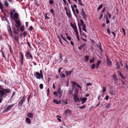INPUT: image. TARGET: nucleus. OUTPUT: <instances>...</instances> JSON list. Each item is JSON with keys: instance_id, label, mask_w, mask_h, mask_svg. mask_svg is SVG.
<instances>
[{"instance_id": "obj_1", "label": "nucleus", "mask_w": 128, "mask_h": 128, "mask_svg": "<svg viewBox=\"0 0 128 128\" xmlns=\"http://www.w3.org/2000/svg\"><path fill=\"white\" fill-rule=\"evenodd\" d=\"M10 90L9 88H4L0 90V103H1L4 98L6 96V94L9 93Z\"/></svg>"}, {"instance_id": "obj_2", "label": "nucleus", "mask_w": 128, "mask_h": 128, "mask_svg": "<svg viewBox=\"0 0 128 128\" xmlns=\"http://www.w3.org/2000/svg\"><path fill=\"white\" fill-rule=\"evenodd\" d=\"M19 16L18 14L16 12H15L12 17V18H11L13 19L16 24L15 25V26L17 28H19L21 25L20 20V18H18Z\"/></svg>"}, {"instance_id": "obj_3", "label": "nucleus", "mask_w": 128, "mask_h": 128, "mask_svg": "<svg viewBox=\"0 0 128 128\" xmlns=\"http://www.w3.org/2000/svg\"><path fill=\"white\" fill-rule=\"evenodd\" d=\"M25 56L26 57V59H31L32 60L33 58L32 56L31 55L30 52L28 50L26 51Z\"/></svg>"}, {"instance_id": "obj_4", "label": "nucleus", "mask_w": 128, "mask_h": 128, "mask_svg": "<svg viewBox=\"0 0 128 128\" xmlns=\"http://www.w3.org/2000/svg\"><path fill=\"white\" fill-rule=\"evenodd\" d=\"M34 75L38 79H40L41 78L42 79H43V75H41L40 73L38 72H34Z\"/></svg>"}, {"instance_id": "obj_5", "label": "nucleus", "mask_w": 128, "mask_h": 128, "mask_svg": "<svg viewBox=\"0 0 128 128\" xmlns=\"http://www.w3.org/2000/svg\"><path fill=\"white\" fill-rule=\"evenodd\" d=\"M16 104H13L9 106H7L6 108L3 111L5 113L8 111L9 110H10Z\"/></svg>"}, {"instance_id": "obj_6", "label": "nucleus", "mask_w": 128, "mask_h": 128, "mask_svg": "<svg viewBox=\"0 0 128 128\" xmlns=\"http://www.w3.org/2000/svg\"><path fill=\"white\" fill-rule=\"evenodd\" d=\"M12 28L13 32L15 34H18L19 30L18 28L16 29V28H18L16 27L15 26H15H13Z\"/></svg>"}, {"instance_id": "obj_7", "label": "nucleus", "mask_w": 128, "mask_h": 128, "mask_svg": "<svg viewBox=\"0 0 128 128\" xmlns=\"http://www.w3.org/2000/svg\"><path fill=\"white\" fill-rule=\"evenodd\" d=\"M57 92L59 94L58 96L59 98H60L61 97L62 94V91L61 92V88L60 86H58Z\"/></svg>"}, {"instance_id": "obj_8", "label": "nucleus", "mask_w": 128, "mask_h": 128, "mask_svg": "<svg viewBox=\"0 0 128 128\" xmlns=\"http://www.w3.org/2000/svg\"><path fill=\"white\" fill-rule=\"evenodd\" d=\"M7 29L8 30V32L9 33V34L11 36V37L13 39V36L12 34V29L10 26L9 25L8 26V27H7Z\"/></svg>"}, {"instance_id": "obj_9", "label": "nucleus", "mask_w": 128, "mask_h": 128, "mask_svg": "<svg viewBox=\"0 0 128 128\" xmlns=\"http://www.w3.org/2000/svg\"><path fill=\"white\" fill-rule=\"evenodd\" d=\"M20 61L21 63V64L22 65L23 64L24 55L22 53H20Z\"/></svg>"}, {"instance_id": "obj_10", "label": "nucleus", "mask_w": 128, "mask_h": 128, "mask_svg": "<svg viewBox=\"0 0 128 128\" xmlns=\"http://www.w3.org/2000/svg\"><path fill=\"white\" fill-rule=\"evenodd\" d=\"M74 101L76 102H79L80 100L77 94H74Z\"/></svg>"}, {"instance_id": "obj_11", "label": "nucleus", "mask_w": 128, "mask_h": 128, "mask_svg": "<svg viewBox=\"0 0 128 128\" xmlns=\"http://www.w3.org/2000/svg\"><path fill=\"white\" fill-rule=\"evenodd\" d=\"M81 14L83 18H87V16L84 11L83 8L82 9Z\"/></svg>"}, {"instance_id": "obj_12", "label": "nucleus", "mask_w": 128, "mask_h": 128, "mask_svg": "<svg viewBox=\"0 0 128 128\" xmlns=\"http://www.w3.org/2000/svg\"><path fill=\"white\" fill-rule=\"evenodd\" d=\"M87 100V98L86 97L83 98H80V100L81 101H82V104H83Z\"/></svg>"}, {"instance_id": "obj_13", "label": "nucleus", "mask_w": 128, "mask_h": 128, "mask_svg": "<svg viewBox=\"0 0 128 128\" xmlns=\"http://www.w3.org/2000/svg\"><path fill=\"white\" fill-rule=\"evenodd\" d=\"M107 61L106 62L108 66H111L112 64V63L111 61L108 58V56H107L106 58Z\"/></svg>"}, {"instance_id": "obj_14", "label": "nucleus", "mask_w": 128, "mask_h": 128, "mask_svg": "<svg viewBox=\"0 0 128 128\" xmlns=\"http://www.w3.org/2000/svg\"><path fill=\"white\" fill-rule=\"evenodd\" d=\"M71 110L68 109H67L65 111L64 114L66 116H67V114L70 115L71 114Z\"/></svg>"}, {"instance_id": "obj_15", "label": "nucleus", "mask_w": 128, "mask_h": 128, "mask_svg": "<svg viewBox=\"0 0 128 128\" xmlns=\"http://www.w3.org/2000/svg\"><path fill=\"white\" fill-rule=\"evenodd\" d=\"M112 78L114 82H115V83L116 84L118 82V79L116 78V76L115 75H114L112 76Z\"/></svg>"}, {"instance_id": "obj_16", "label": "nucleus", "mask_w": 128, "mask_h": 128, "mask_svg": "<svg viewBox=\"0 0 128 128\" xmlns=\"http://www.w3.org/2000/svg\"><path fill=\"white\" fill-rule=\"evenodd\" d=\"M53 102L55 104H58L61 103V101L60 100L58 101L56 100H53Z\"/></svg>"}, {"instance_id": "obj_17", "label": "nucleus", "mask_w": 128, "mask_h": 128, "mask_svg": "<svg viewBox=\"0 0 128 128\" xmlns=\"http://www.w3.org/2000/svg\"><path fill=\"white\" fill-rule=\"evenodd\" d=\"M65 72L66 74V77H68L70 74L71 72L70 71H66Z\"/></svg>"}, {"instance_id": "obj_18", "label": "nucleus", "mask_w": 128, "mask_h": 128, "mask_svg": "<svg viewBox=\"0 0 128 128\" xmlns=\"http://www.w3.org/2000/svg\"><path fill=\"white\" fill-rule=\"evenodd\" d=\"M66 14L68 18H70L71 17V14L70 10H69L68 12H66Z\"/></svg>"}, {"instance_id": "obj_19", "label": "nucleus", "mask_w": 128, "mask_h": 128, "mask_svg": "<svg viewBox=\"0 0 128 128\" xmlns=\"http://www.w3.org/2000/svg\"><path fill=\"white\" fill-rule=\"evenodd\" d=\"M74 29V31L76 34H78L76 27V26L72 27Z\"/></svg>"}, {"instance_id": "obj_20", "label": "nucleus", "mask_w": 128, "mask_h": 128, "mask_svg": "<svg viewBox=\"0 0 128 128\" xmlns=\"http://www.w3.org/2000/svg\"><path fill=\"white\" fill-rule=\"evenodd\" d=\"M26 120L28 124H30L31 123V121L30 119L28 118H26Z\"/></svg>"}, {"instance_id": "obj_21", "label": "nucleus", "mask_w": 128, "mask_h": 128, "mask_svg": "<svg viewBox=\"0 0 128 128\" xmlns=\"http://www.w3.org/2000/svg\"><path fill=\"white\" fill-rule=\"evenodd\" d=\"M118 72H119V75L120 76L124 79H125V77L123 76V74H122L120 71H118Z\"/></svg>"}, {"instance_id": "obj_22", "label": "nucleus", "mask_w": 128, "mask_h": 128, "mask_svg": "<svg viewBox=\"0 0 128 128\" xmlns=\"http://www.w3.org/2000/svg\"><path fill=\"white\" fill-rule=\"evenodd\" d=\"M121 87L125 91L126 90V89L127 88V86L126 84H124V85L122 86Z\"/></svg>"}, {"instance_id": "obj_23", "label": "nucleus", "mask_w": 128, "mask_h": 128, "mask_svg": "<svg viewBox=\"0 0 128 128\" xmlns=\"http://www.w3.org/2000/svg\"><path fill=\"white\" fill-rule=\"evenodd\" d=\"M27 116L31 118L33 117V115L32 114L29 113L27 114Z\"/></svg>"}, {"instance_id": "obj_24", "label": "nucleus", "mask_w": 128, "mask_h": 128, "mask_svg": "<svg viewBox=\"0 0 128 128\" xmlns=\"http://www.w3.org/2000/svg\"><path fill=\"white\" fill-rule=\"evenodd\" d=\"M97 47L98 48L100 49L101 52H102V50L101 48V44L100 43V44H99L97 46Z\"/></svg>"}, {"instance_id": "obj_25", "label": "nucleus", "mask_w": 128, "mask_h": 128, "mask_svg": "<svg viewBox=\"0 0 128 128\" xmlns=\"http://www.w3.org/2000/svg\"><path fill=\"white\" fill-rule=\"evenodd\" d=\"M100 63V60L98 61L97 63H96V68H98V67L99 65V64Z\"/></svg>"}, {"instance_id": "obj_26", "label": "nucleus", "mask_w": 128, "mask_h": 128, "mask_svg": "<svg viewBox=\"0 0 128 128\" xmlns=\"http://www.w3.org/2000/svg\"><path fill=\"white\" fill-rule=\"evenodd\" d=\"M88 56H85L84 57V60L86 62L88 60Z\"/></svg>"}, {"instance_id": "obj_27", "label": "nucleus", "mask_w": 128, "mask_h": 128, "mask_svg": "<svg viewBox=\"0 0 128 128\" xmlns=\"http://www.w3.org/2000/svg\"><path fill=\"white\" fill-rule=\"evenodd\" d=\"M116 69H119L120 68V67L118 64V62H117L116 64Z\"/></svg>"}, {"instance_id": "obj_28", "label": "nucleus", "mask_w": 128, "mask_h": 128, "mask_svg": "<svg viewBox=\"0 0 128 128\" xmlns=\"http://www.w3.org/2000/svg\"><path fill=\"white\" fill-rule=\"evenodd\" d=\"M24 26H22L20 27V30L22 32H23L24 30Z\"/></svg>"}, {"instance_id": "obj_29", "label": "nucleus", "mask_w": 128, "mask_h": 128, "mask_svg": "<svg viewBox=\"0 0 128 128\" xmlns=\"http://www.w3.org/2000/svg\"><path fill=\"white\" fill-rule=\"evenodd\" d=\"M95 59L94 57H92V59H90V63H92L94 62Z\"/></svg>"}, {"instance_id": "obj_30", "label": "nucleus", "mask_w": 128, "mask_h": 128, "mask_svg": "<svg viewBox=\"0 0 128 128\" xmlns=\"http://www.w3.org/2000/svg\"><path fill=\"white\" fill-rule=\"evenodd\" d=\"M23 102H21V101H20L18 104V106H22Z\"/></svg>"}, {"instance_id": "obj_31", "label": "nucleus", "mask_w": 128, "mask_h": 128, "mask_svg": "<svg viewBox=\"0 0 128 128\" xmlns=\"http://www.w3.org/2000/svg\"><path fill=\"white\" fill-rule=\"evenodd\" d=\"M96 64H93L91 66V68L92 69H94L95 67Z\"/></svg>"}, {"instance_id": "obj_32", "label": "nucleus", "mask_w": 128, "mask_h": 128, "mask_svg": "<svg viewBox=\"0 0 128 128\" xmlns=\"http://www.w3.org/2000/svg\"><path fill=\"white\" fill-rule=\"evenodd\" d=\"M78 89H76L74 91V94H77L78 93Z\"/></svg>"}, {"instance_id": "obj_33", "label": "nucleus", "mask_w": 128, "mask_h": 128, "mask_svg": "<svg viewBox=\"0 0 128 128\" xmlns=\"http://www.w3.org/2000/svg\"><path fill=\"white\" fill-rule=\"evenodd\" d=\"M60 76L61 78H64L65 76V75L64 74H63L62 73L60 74Z\"/></svg>"}, {"instance_id": "obj_34", "label": "nucleus", "mask_w": 128, "mask_h": 128, "mask_svg": "<svg viewBox=\"0 0 128 128\" xmlns=\"http://www.w3.org/2000/svg\"><path fill=\"white\" fill-rule=\"evenodd\" d=\"M85 28H86V26L85 24H84L83 25L82 28V29L84 31H85V32H86V30L85 29Z\"/></svg>"}, {"instance_id": "obj_35", "label": "nucleus", "mask_w": 128, "mask_h": 128, "mask_svg": "<svg viewBox=\"0 0 128 128\" xmlns=\"http://www.w3.org/2000/svg\"><path fill=\"white\" fill-rule=\"evenodd\" d=\"M5 3V5L6 7H8V4L7 2V1H5L4 2Z\"/></svg>"}, {"instance_id": "obj_36", "label": "nucleus", "mask_w": 128, "mask_h": 128, "mask_svg": "<svg viewBox=\"0 0 128 128\" xmlns=\"http://www.w3.org/2000/svg\"><path fill=\"white\" fill-rule=\"evenodd\" d=\"M50 12L51 13L52 15L53 16H54V10L52 9H50Z\"/></svg>"}, {"instance_id": "obj_37", "label": "nucleus", "mask_w": 128, "mask_h": 128, "mask_svg": "<svg viewBox=\"0 0 128 128\" xmlns=\"http://www.w3.org/2000/svg\"><path fill=\"white\" fill-rule=\"evenodd\" d=\"M57 119L60 122H61V120L60 119V118L61 117L60 116H59L58 115H57L56 116Z\"/></svg>"}, {"instance_id": "obj_38", "label": "nucleus", "mask_w": 128, "mask_h": 128, "mask_svg": "<svg viewBox=\"0 0 128 128\" xmlns=\"http://www.w3.org/2000/svg\"><path fill=\"white\" fill-rule=\"evenodd\" d=\"M61 37L62 38V39L63 40H64L66 41V42L68 43V41L66 40V38H64L62 36V34H61Z\"/></svg>"}, {"instance_id": "obj_39", "label": "nucleus", "mask_w": 128, "mask_h": 128, "mask_svg": "<svg viewBox=\"0 0 128 128\" xmlns=\"http://www.w3.org/2000/svg\"><path fill=\"white\" fill-rule=\"evenodd\" d=\"M26 100V98H24V96L20 100L21 102H23V103L25 102Z\"/></svg>"}, {"instance_id": "obj_40", "label": "nucleus", "mask_w": 128, "mask_h": 128, "mask_svg": "<svg viewBox=\"0 0 128 128\" xmlns=\"http://www.w3.org/2000/svg\"><path fill=\"white\" fill-rule=\"evenodd\" d=\"M14 39L15 40H16V42H18V37L17 36H16L14 37Z\"/></svg>"}, {"instance_id": "obj_41", "label": "nucleus", "mask_w": 128, "mask_h": 128, "mask_svg": "<svg viewBox=\"0 0 128 128\" xmlns=\"http://www.w3.org/2000/svg\"><path fill=\"white\" fill-rule=\"evenodd\" d=\"M110 107V104H107L105 106L106 108H109Z\"/></svg>"}, {"instance_id": "obj_42", "label": "nucleus", "mask_w": 128, "mask_h": 128, "mask_svg": "<svg viewBox=\"0 0 128 128\" xmlns=\"http://www.w3.org/2000/svg\"><path fill=\"white\" fill-rule=\"evenodd\" d=\"M80 24H81V25L82 26L83 25H84V21H83L81 20V19H80Z\"/></svg>"}, {"instance_id": "obj_43", "label": "nucleus", "mask_w": 128, "mask_h": 128, "mask_svg": "<svg viewBox=\"0 0 128 128\" xmlns=\"http://www.w3.org/2000/svg\"><path fill=\"white\" fill-rule=\"evenodd\" d=\"M47 14L46 13L44 15V17H45V19H49L50 18L48 17L47 16Z\"/></svg>"}, {"instance_id": "obj_44", "label": "nucleus", "mask_w": 128, "mask_h": 128, "mask_svg": "<svg viewBox=\"0 0 128 128\" xmlns=\"http://www.w3.org/2000/svg\"><path fill=\"white\" fill-rule=\"evenodd\" d=\"M39 87L41 89H42L43 88V86L42 84H40V85Z\"/></svg>"}, {"instance_id": "obj_45", "label": "nucleus", "mask_w": 128, "mask_h": 128, "mask_svg": "<svg viewBox=\"0 0 128 128\" xmlns=\"http://www.w3.org/2000/svg\"><path fill=\"white\" fill-rule=\"evenodd\" d=\"M73 90H69L68 91V93L69 94H72L73 92Z\"/></svg>"}, {"instance_id": "obj_46", "label": "nucleus", "mask_w": 128, "mask_h": 128, "mask_svg": "<svg viewBox=\"0 0 128 128\" xmlns=\"http://www.w3.org/2000/svg\"><path fill=\"white\" fill-rule=\"evenodd\" d=\"M79 4L81 6H84L83 4L82 3L81 0L78 1Z\"/></svg>"}, {"instance_id": "obj_47", "label": "nucleus", "mask_w": 128, "mask_h": 128, "mask_svg": "<svg viewBox=\"0 0 128 128\" xmlns=\"http://www.w3.org/2000/svg\"><path fill=\"white\" fill-rule=\"evenodd\" d=\"M54 2V1L53 0H50L49 1V3L51 5H52L53 4V3Z\"/></svg>"}, {"instance_id": "obj_48", "label": "nucleus", "mask_w": 128, "mask_h": 128, "mask_svg": "<svg viewBox=\"0 0 128 128\" xmlns=\"http://www.w3.org/2000/svg\"><path fill=\"white\" fill-rule=\"evenodd\" d=\"M10 18H12V17L13 16L14 14H13V13L12 12H10Z\"/></svg>"}, {"instance_id": "obj_49", "label": "nucleus", "mask_w": 128, "mask_h": 128, "mask_svg": "<svg viewBox=\"0 0 128 128\" xmlns=\"http://www.w3.org/2000/svg\"><path fill=\"white\" fill-rule=\"evenodd\" d=\"M102 4L99 6L98 8V10L100 9L102 7Z\"/></svg>"}, {"instance_id": "obj_50", "label": "nucleus", "mask_w": 128, "mask_h": 128, "mask_svg": "<svg viewBox=\"0 0 128 128\" xmlns=\"http://www.w3.org/2000/svg\"><path fill=\"white\" fill-rule=\"evenodd\" d=\"M23 36L24 37H26V36L27 35V32L26 31H25L23 33Z\"/></svg>"}, {"instance_id": "obj_51", "label": "nucleus", "mask_w": 128, "mask_h": 128, "mask_svg": "<svg viewBox=\"0 0 128 128\" xmlns=\"http://www.w3.org/2000/svg\"><path fill=\"white\" fill-rule=\"evenodd\" d=\"M107 31L108 33V34L109 35H110V29L109 28H107Z\"/></svg>"}, {"instance_id": "obj_52", "label": "nucleus", "mask_w": 128, "mask_h": 128, "mask_svg": "<svg viewBox=\"0 0 128 128\" xmlns=\"http://www.w3.org/2000/svg\"><path fill=\"white\" fill-rule=\"evenodd\" d=\"M85 105H84L83 106L79 107V108L80 109H82L84 108L85 107Z\"/></svg>"}, {"instance_id": "obj_53", "label": "nucleus", "mask_w": 128, "mask_h": 128, "mask_svg": "<svg viewBox=\"0 0 128 128\" xmlns=\"http://www.w3.org/2000/svg\"><path fill=\"white\" fill-rule=\"evenodd\" d=\"M110 93L112 95H114V92L113 90H112L110 92Z\"/></svg>"}, {"instance_id": "obj_54", "label": "nucleus", "mask_w": 128, "mask_h": 128, "mask_svg": "<svg viewBox=\"0 0 128 128\" xmlns=\"http://www.w3.org/2000/svg\"><path fill=\"white\" fill-rule=\"evenodd\" d=\"M71 8L72 9V11L73 12H74V8L72 6V5H71Z\"/></svg>"}, {"instance_id": "obj_55", "label": "nucleus", "mask_w": 128, "mask_h": 128, "mask_svg": "<svg viewBox=\"0 0 128 128\" xmlns=\"http://www.w3.org/2000/svg\"><path fill=\"white\" fill-rule=\"evenodd\" d=\"M103 91H102V92H105L106 91V88L105 87H104L103 88Z\"/></svg>"}, {"instance_id": "obj_56", "label": "nucleus", "mask_w": 128, "mask_h": 128, "mask_svg": "<svg viewBox=\"0 0 128 128\" xmlns=\"http://www.w3.org/2000/svg\"><path fill=\"white\" fill-rule=\"evenodd\" d=\"M56 96H58V93L57 92H56V91H55L54 92V93H53Z\"/></svg>"}, {"instance_id": "obj_57", "label": "nucleus", "mask_w": 128, "mask_h": 128, "mask_svg": "<svg viewBox=\"0 0 128 128\" xmlns=\"http://www.w3.org/2000/svg\"><path fill=\"white\" fill-rule=\"evenodd\" d=\"M109 98V97L108 95H106V96L105 98V99L106 100H108Z\"/></svg>"}, {"instance_id": "obj_58", "label": "nucleus", "mask_w": 128, "mask_h": 128, "mask_svg": "<svg viewBox=\"0 0 128 128\" xmlns=\"http://www.w3.org/2000/svg\"><path fill=\"white\" fill-rule=\"evenodd\" d=\"M76 37L77 39H78V40L79 41L80 40L79 38V36L78 35V34H76Z\"/></svg>"}, {"instance_id": "obj_59", "label": "nucleus", "mask_w": 128, "mask_h": 128, "mask_svg": "<svg viewBox=\"0 0 128 128\" xmlns=\"http://www.w3.org/2000/svg\"><path fill=\"white\" fill-rule=\"evenodd\" d=\"M10 12H12L14 13L15 12V10L14 9H12L10 10Z\"/></svg>"}, {"instance_id": "obj_60", "label": "nucleus", "mask_w": 128, "mask_h": 128, "mask_svg": "<svg viewBox=\"0 0 128 128\" xmlns=\"http://www.w3.org/2000/svg\"><path fill=\"white\" fill-rule=\"evenodd\" d=\"M92 84L90 83H88L87 84V86H91L92 85Z\"/></svg>"}, {"instance_id": "obj_61", "label": "nucleus", "mask_w": 128, "mask_h": 128, "mask_svg": "<svg viewBox=\"0 0 128 128\" xmlns=\"http://www.w3.org/2000/svg\"><path fill=\"white\" fill-rule=\"evenodd\" d=\"M86 45L85 44H84L80 46L82 48L85 46Z\"/></svg>"}, {"instance_id": "obj_62", "label": "nucleus", "mask_w": 128, "mask_h": 128, "mask_svg": "<svg viewBox=\"0 0 128 128\" xmlns=\"http://www.w3.org/2000/svg\"><path fill=\"white\" fill-rule=\"evenodd\" d=\"M76 86L79 88H80V90H82V88L78 84H77Z\"/></svg>"}, {"instance_id": "obj_63", "label": "nucleus", "mask_w": 128, "mask_h": 128, "mask_svg": "<svg viewBox=\"0 0 128 128\" xmlns=\"http://www.w3.org/2000/svg\"><path fill=\"white\" fill-rule=\"evenodd\" d=\"M62 68H59V69L58 70V72L59 74L60 73V72H61V70Z\"/></svg>"}, {"instance_id": "obj_64", "label": "nucleus", "mask_w": 128, "mask_h": 128, "mask_svg": "<svg viewBox=\"0 0 128 128\" xmlns=\"http://www.w3.org/2000/svg\"><path fill=\"white\" fill-rule=\"evenodd\" d=\"M71 82L74 85H76L77 84L75 82Z\"/></svg>"}]
</instances>
